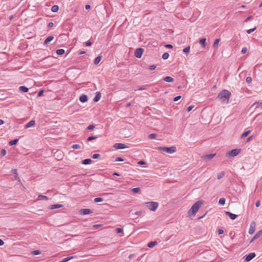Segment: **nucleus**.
Returning <instances> with one entry per match:
<instances>
[{
    "label": "nucleus",
    "mask_w": 262,
    "mask_h": 262,
    "mask_svg": "<svg viewBox=\"0 0 262 262\" xmlns=\"http://www.w3.org/2000/svg\"><path fill=\"white\" fill-rule=\"evenodd\" d=\"M91 45H92V42H91V41H87L85 43L86 46H91Z\"/></svg>",
    "instance_id": "nucleus-60"
},
{
    "label": "nucleus",
    "mask_w": 262,
    "mask_h": 262,
    "mask_svg": "<svg viewBox=\"0 0 262 262\" xmlns=\"http://www.w3.org/2000/svg\"><path fill=\"white\" fill-rule=\"evenodd\" d=\"M6 154V150L5 149H2L1 151V155L2 156H5Z\"/></svg>",
    "instance_id": "nucleus-48"
},
{
    "label": "nucleus",
    "mask_w": 262,
    "mask_h": 262,
    "mask_svg": "<svg viewBox=\"0 0 262 262\" xmlns=\"http://www.w3.org/2000/svg\"><path fill=\"white\" fill-rule=\"evenodd\" d=\"M169 54L167 52L166 53H164L163 55H162V58L163 59H167L168 57H169Z\"/></svg>",
    "instance_id": "nucleus-37"
},
{
    "label": "nucleus",
    "mask_w": 262,
    "mask_h": 262,
    "mask_svg": "<svg viewBox=\"0 0 262 262\" xmlns=\"http://www.w3.org/2000/svg\"><path fill=\"white\" fill-rule=\"evenodd\" d=\"M218 233L219 234H222L224 233V230L222 229H220L218 230Z\"/></svg>",
    "instance_id": "nucleus-56"
},
{
    "label": "nucleus",
    "mask_w": 262,
    "mask_h": 262,
    "mask_svg": "<svg viewBox=\"0 0 262 262\" xmlns=\"http://www.w3.org/2000/svg\"><path fill=\"white\" fill-rule=\"evenodd\" d=\"M95 128V126L93 125H90L89 126H88V130H92L94 128Z\"/></svg>",
    "instance_id": "nucleus-50"
},
{
    "label": "nucleus",
    "mask_w": 262,
    "mask_h": 262,
    "mask_svg": "<svg viewBox=\"0 0 262 262\" xmlns=\"http://www.w3.org/2000/svg\"><path fill=\"white\" fill-rule=\"evenodd\" d=\"M90 8H91V6H90V5H86L85 6V9H86V10H89V9H90Z\"/></svg>",
    "instance_id": "nucleus-62"
},
{
    "label": "nucleus",
    "mask_w": 262,
    "mask_h": 262,
    "mask_svg": "<svg viewBox=\"0 0 262 262\" xmlns=\"http://www.w3.org/2000/svg\"><path fill=\"white\" fill-rule=\"evenodd\" d=\"M255 227H256V224L254 222H251L250 225V227H249V234H252L254 233V232H255Z\"/></svg>",
    "instance_id": "nucleus-6"
},
{
    "label": "nucleus",
    "mask_w": 262,
    "mask_h": 262,
    "mask_svg": "<svg viewBox=\"0 0 262 262\" xmlns=\"http://www.w3.org/2000/svg\"><path fill=\"white\" fill-rule=\"evenodd\" d=\"M181 96H177V97H174V99H173V101H178L179 99H181Z\"/></svg>",
    "instance_id": "nucleus-52"
},
{
    "label": "nucleus",
    "mask_w": 262,
    "mask_h": 262,
    "mask_svg": "<svg viewBox=\"0 0 262 262\" xmlns=\"http://www.w3.org/2000/svg\"><path fill=\"white\" fill-rule=\"evenodd\" d=\"M255 254L254 252H252L249 253L248 255H247L245 257V261L246 262L250 261L251 259H252L255 256Z\"/></svg>",
    "instance_id": "nucleus-9"
},
{
    "label": "nucleus",
    "mask_w": 262,
    "mask_h": 262,
    "mask_svg": "<svg viewBox=\"0 0 262 262\" xmlns=\"http://www.w3.org/2000/svg\"><path fill=\"white\" fill-rule=\"evenodd\" d=\"M202 203L201 201L195 202L188 211L189 215H195L199 208L201 207Z\"/></svg>",
    "instance_id": "nucleus-2"
},
{
    "label": "nucleus",
    "mask_w": 262,
    "mask_h": 262,
    "mask_svg": "<svg viewBox=\"0 0 262 262\" xmlns=\"http://www.w3.org/2000/svg\"><path fill=\"white\" fill-rule=\"evenodd\" d=\"M220 41V39H215L213 44V47L215 48H217Z\"/></svg>",
    "instance_id": "nucleus-29"
},
{
    "label": "nucleus",
    "mask_w": 262,
    "mask_h": 262,
    "mask_svg": "<svg viewBox=\"0 0 262 262\" xmlns=\"http://www.w3.org/2000/svg\"><path fill=\"white\" fill-rule=\"evenodd\" d=\"M247 49L246 47H244L242 49V51H241V52L243 53V54H245L247 52Z\"/></svg>",
    "instance_id": "nucleus-47"
},
{
    "label": "nucleus",
    "mask_w": 262,
    "mask_h": 262,
    "mask_svg": "<svg viewBox=\"0 0 262 262\" xmlns=\"http://www.w3.org/2000/svg\"><path fill=\"white\" fill-rule=\"evenodd\" d=\"M241 151V149H234L230 151H229L226 153V156L227 157H234L238 155Z\"/></svg>",
    "instance_id": "nucleus-5"
},
{
    "label": "nucleus",
    "mask_w": 262,
    "mask_h": 262,
    "mask_svg": "<svg viewBox=\"0 0 262 262\" xmlns=\"http://www.w3.org/2000/svg\"><path fill=\"white\" fill-rule=\"evenodd\" d=\"M53 39H54V37L53 36H50L48 37L44 41V44L47 45L49 42L51 41Z\"/></svg>",
    "instance_id": "nucleus-18"
},
{
    "label": "nucleus",
    "mask_w": 262,
    "mask_h": 262,
    "mask_svg": "<svg viewBox=\"0 0 262 262\" xmlns=\"http://www.w3.org/2000/svg\"><path fill=\"white\" fill-rule=\"evenodd\" d=\"M101 58H102L101 56H97V57L95 59V60H94V64H96V65L98 64L100 62V60H101Z\"/></svg>",
    "instance_id": "nucleus-21"
},
{
    "label": "nucleus",
    "mask_w": 262,
    "mask_h": 262,
    "mask_svg": "<svg viewBox=\"0 0 262 262\" xmlns=\"http://www.w3.org/2000/svg\"><path fill=\"white\" fill-rule=\"evenodd\" d=\"M260 201H256V202L255 203L256 207H259L260 206Z\"/></svg>",
    "instance_id": "nucleus-58"
},
{
    "label": "nucleus",
    "mask_w": 262,
    "mask_h": 262,
    "mask_svg": "<svg viewBox=\"0 0 262 262\" xmlns=\"http://www.w3.org/2000/svg\"><path fill=\"white\" fill-rule=\"evenodd\" d=\"M165 47L167 48L171 49L172 48V46L171 45L167 44L165 45Z\"/></svg>",
    "instance_id": "nucleus-59"
},
{
    "label": "nucleus",
    "mask_w": 262,
    "mask_h": 262,
    "mask_svg": "<svg viewBox=\"0 0 262 262\" xmlns=\"http://www.w3.org/2000/svg\"><path fill=\"white\" fill-rule=\"evenodd\" d=\"M158 149L161 151L162 152L168 153V154H172L174 152L176 151V147L175 146L171 147H159Z\"/></svg>",
    "instance_id": "nucleus-3"
},
{
    "label": "nucleus",
    "mask_w": 262,
    "mask_h": 262,
    "mask_svg": "<svg viewBox=\"0 0 262 262\" xmlns=\"http://www.w3.org/2000/svg\"><path fill=\"white\" fill-rule=\"evenodd\" d=\"M158 243L156 241L150 242L148 244L149 248H153L157 245Z\"/></svg>",
    "instance_id": "nucleus-19"
},
{
    "label": "nucleus",
    "mask_w": 262,
    "mask_h": 262,
    "mask_svg": "<svg viewBox=\"0 0 262 262\" xmlns=\"http://www.w3.org/2000/svg\"><path fill=\"white\" fill-rule=\"evenodd\" d=\"M100 156V155L98 154H95L93 155L92 156V158L93 159H97Z\"/></svg>",
    "instance_id": "nucleus-44"
},
{
    "label": "nucleus",
    "mask_w": 262,
    "mask_h": 262,
    "mask_svg": "<svg viewBox=\"0 0 262 262\" xmlns=\"http://www.w3.org/2000/svg\"><path fill=\"white\" fill-rule=\"evenodd\" d=\"M138 164H140V165H144L145 164V162L143 161H140L139 162H138Z\"/></svg>",
    "instance_id": "nucleus-61"
},
{
    "label": "nucleus",
    "mask_w": 262,
    "mask_h": 262,
    "mask_svg": "<svg viewBox=\"0 0 262 262\" xmlns=\"http://www.w3.org/2000/svg\"><path fill=\"white\" fill-rule=\"evenodd\" d=\"M73 258V256H70V257H67L64 258L62 260H61L60 262H67L69 260L72 259Z\"/></svg>",
    "instance_id": "nucleus-35"
},
{
    "label": "nucleus",
    "mask_w": 262,
    "mask_h": 262,
    "mask_svg": "<svg viewBox=\"0 0 262 262\" xmlns=\"http://www.w3.org/2000/svg\"><path fill=\"white\" fill-rule=\"evenodd\" d=\"M18 139H15V140H11V141L9 142V145H15L17 142H18Z\"/></svg>",
    "instance_id": "nucleus-33"
},
{
    "label": "nucleus",
    "mask_w": 262,
    "mask_h": 262,
    "mask_svg": "<svg viewBox=\"0 0 262 262\" xmlns=\"http://www.w3.org/2000/svg\"><path fill=\"white\" fill-rule=\"evenodd\" d=\"M225 175V172L224 171H221L220 173H219L217 175V179L218 180L221 179Z\"/></svg>",
    "instance_id": "nucleus-27"
},
{
    "label": "nucleus",
    "mask_w": 262,
    "mask_h": 262,
    "mask_svg": "<svg viewBox=\"0 0 262 262\" xmlns=\"http://www.w3.org/2000/svg\"><path fill=\"white\" fill-rule=\"evenodd\" d=\"M225 213H226V215L229 216V217L231 220H235L237 217V215L234 214L233 213H231L230 212H229V211H226Z\"/></svg>",
    "instance_id": "nucleus-13"
},
{
    "label": "nucleus",
    "mask_w": 262,
    "mask_h": 262,
    "mask_svg": "<svg viewBox=\"0 0 262 262\" xmlns=\"http://www.w3.org/2000/svg\"><path fill=\"white\" fill-rule=\"evenodd\" d=\"M132 191L134 193H138L140 191V188L139 187H136L132 189Z\"/></svg>",
    "instance_id": "nucleus-34"
},
{
    "label": "nucleus",
    "mask_w": 262,
    "mask_h": 262,
    "mask_svg": "<svg viewBox=\"0 0 262 262\" xmlns=\"http://www.w3.org/2000/svg\"><path fill=\"white\" fill-rule=\"evenodd\" d=\"M62 206V205H61V204L52 205L50 206V209H55L60 208Z\"/></svg>",
    "instance_id": "nucleus-20"
},
{
    "label": "nucleus",
    "mask_w": 262,
    "mask_h": 262,
    "mask_svg": "<svg viewBox=\"0 0 262 262\" xmlns=\"http://www.w3.org/2000/svg\"><path fill=\"white\" fill-rule=\"evenodd\" d=\"M200 43L203 46V48L205 47L206 46V38H203L200 39Z\"/></svg>",
    "instance_id": "nucleus-26"
},
{
    "label": "nucleus",
    "mask_w": 262,
    "mask_h": 262,
    "mask_svg": "<svg viewBox=\"0 0 262 262\" xmlns=\"http://www.w3.org/2000/svg\"><path fill=\"white\" fill-rule=\"evenodd\" d=\"M148 68H149V69L150 70H155L156 68V66H155V65H151L150 66H149Z\"/></svg>",
    "instance_id": "nucleus-46"
},
{
    "label": "nucleus",
    "mask_w": 262,
    "mask_h": 262,
    "mask_svg": "<svg viewBox=\"0 0 262 262\" xmlns=\"http://www.w3.org/2000/svg\"><path fill=\"white\" fill-rule=\"evenodd\" d=\"M79 100L81 102H85L88 101V97L86 95L82 94L79 97Z\"/></svg>",
    "instance_id": "nucleus-15"
},
{
    "label": "nucleus",
    "mask_w": 262,
    "mask_h": 262,
    "mask_svg": "<svg viewBox=\"0 0 262 262\" xmlns=\"http://www.w3.org/2000/svg\"><path fill=\"white\" fill-rule=\"evenodd\" d=\"M56 53L58 55H61L64 53V50L63 49H58L56 51Z\"/></svg>",
    "instance_id": "nucleus-32"
},
{
    "label": "nucleus",
    "mask_w": 262,
    "mask_h": 262,
    "mask_svg": "<svg viewBox=\"0 0 262 262\" xmlns=\"http://www.w3.org/2000/svg\"><path fill=\"white\" fill-rule=\"evenodd\" d=\"M53 25H54V24L53 23H50L48 24V26L49 27H52V26H53Z\"/></svg>",
    "instance_id": "nucleus-63"
},
{
    "label": "nucleus",
    "mask_w": 262,
    "mask_h": 262,
    "mask_svg": "<svg viewBox=\"0 0 262 262\" xmlns=\"http://www.w3.org/2000/svg\"><path fill=\"white\" fill-rule=\"evenodd\" d=\"M114 147L116 149H124L128 147L125 144L123 143H115Z\"/></svg>",
    "instance_id": "nucleus-8"
},
{
    "label": "nucleus",
    "mask_w": 262,
    "mask_h": 262,
    "mask_svg": "<svg viewBox=\"0 0 262 262\" xmlns=\"http://www.w3.org/2000/svg\"><path fill=\"white\" fill-rule=\"evenodd\" d=\"M163 80L167 82H172L174 81L173 78L170 76H166L164 77Z\"/></svg>",
    "instance_id": "nucleus-17"
},
{
    "label": "nucleus",
    "mask_w": 262,
    "mask_h": 262,
    "mask_svg": "<svg viewBox=\"0 0 262 262\" xmlns=\"http://www.w3.org/2000/svg\"><path fill=\"white\" fill-rule=\"evenodd\" d=\"M145 205L150 210L155 211L158 207V203L155 202H149L145 203Z\"/></svg>",
    "instance_id": "nucleus-4"
},
{
    "label": "nucleus",
    "mask_w": 262,
    "mask_h": 262,
    "mask_svg": "<svg viewBox=\"0 0 262 262\" xmlns=\"http://www.w3.org/2000/svg\"><path fill=\"white\" fill-rule=\"evenodd\" d=\"M43 93V90H40L38 93V97H40L41 96H42V94Z\"/></svg>",
    "instance_id": "nucleus-57"
},
{
    "label": "nucleus",
    "mask_w": 262,
    "mask_h": 262,
    "mask_svg": "<svg viewBox=\"0 0 262 262\" xmlns=\"http://www.w3.org/2000/svg\"><path fill=\"white\" fill-rule=\"evenodd\" d=\"M157 134H151L150 135H149L148 136V138L149 139H155L157 137Z\"/></svg>",
    "instance_id": "nucleus-39"
},
{
    "label": "nucleus",
    "mask_w": 262,
    "mask_h": 262,
    "mask_svg": "<svg viewBox=\"0 0 262 262\" xmlns=\"http://www.w3.org/2000/svg\"><path fill=\"white\" fill-rule=\"evenodd\" d=\"M189 51H190V47L189 46H188V47L185 48L183 50V52L187 54L189 53Z\"/></svg>",
    "instance_id": "nucleus-36"
},
{
    "label": "nucleus",
    "mask_w": 262,
    "mask_h": 262,
    "mask_svg": "<svg viewBox=\"0 0 262 262\" xmlns=\"http://www.w3.org/2000/svg\"><path fill=\"white\" fill-rule=\"evenodd\" d=\"M101 96V93L100 92H97L96 95L94 98V101L95 102H98L100 100Z\"/></svg>",
    "instance_id": "nucleus-16"
},
{
    "label": "nucleus",
    "mask_w": 262,
    "mask_h": 262,
    "mask_svg": "<svg viewBox=\"0 0 262 262\" xmlns=\"http://www.w3.org/2000/svg\"><path fill=\"white\" fill-rule=\"evenodd\" d=\"M19 90L20 91L23 92H25V93L28 92V91H29V89L27 88H26V86H20L19 88Z\"/></svg>",
    "instance_id": "nucleus-24"
},
{
    "label": "nucleus",
    "mask_w": 262,
    "mask_h": 262,
    "mask_svg": "<svg viewBox=\"0 0 262 262\" xmlns=\"http://www.w3.org/2000/svg\"><path fill=\"white\" fill-rule=\"evenodd\" d=\"M116 232L117 233H121L123 232V230L120 228H118L116 229Z\"/></svg>",
    "instance_id": "nucleus-45"
},
{
    "label": "nucleus",
    "mask_w": 262,
    "mask_h": 262,
    "mask_svg": "<svg viewBox=\"0 0 262 262\" xmlns=\"http://www.w3.org/2000/svg\"><path fill=\"white\" fill-rule=\"evenodd\" d=\"M92 162V160L90 159H86L82 161V163L83 164H90Z\"/></svg>",
    "instance_id": "nucleus-22"
},
{
    "label": "nucleus",
    "mask_w": 262,
    "mask_h": 262,
    "mask_svg": "<svg viewBox=\"0 0 262 262\" xmlns=\"http://www.w3.org/2000/svg\"><path fill=\"white\" fill-rule=\"evenodd\" d=\"M252 81V78L250 77H247L246 78V82L248 83H250Z\"/></svg>",
    "instance_id": "nucleus-51"
},
{
    "label": "nucleus",
    "mask_w": 262,
    "mask_h": 262,
    "mask_svg": "<svg viewBox=\"0 0 262 262\" xmlns=\"http://www.w3.org/2000/svg\"><path fill=\"white\" fill-rule=\"evenodd\" d=\"M231 96V93L226 90H222L220 92L217 96V98L222 103L227 104L229 103V100Z\"/></svg>",
    "instance_id": "nucleus-1"
},
{
    "label": "nucleus",
    "mask_w": 262,
    "mask_h": 262,
    "mask_svg": "<svg viewBox=\"0 0 262 262\" xmlns=\"http://www.w3.org/2000/svg\"><path fill=\"white\" fill-rule=\"evenodd\" d=\"M115 161L116 162H122V161H123V159L121 158L118 157L116 159Z\"/></svg>",
    "instance_id": "nucleus-53"
},
{
    "label": "nucleus",
    "mask_w": 262,
    "mask_h": 262,
    "mask_svg": "<svg viewBox=\"0 0 262 262\" xmlns=\"http://www.w3.org/2000/svg\"><path fill=\"white\" fill-rule=\"evenodd\" d=\"M48 199V197L43 195H39L37 198L38 200H47Z\"/></svg>",
    "instance_id": "nucleus-25"
},
{
    "label": "nucleus",
    "mask_w": 262,
    "mask_h": 262,
    "mask_svg": "<svg viewBox=\"0 0 262 262\" xmlns=\"http://www.w3.org/2000/svg\"><path fill=\"white\" fill-rule=\"evenodd\" d=\"M194 107V105H190L187 108V111L190 112Z\"/></svg>",
    "instance_id": "nucleus-55"
},
{
    "label": "nucleus",
    "mask_w": 262,
    "mask_h": 262,
    "mask_svg": "<svg viewBox=\"0 0 262 262\" xmlns=\"http://www.w3.org/2000/svg\"><path fill=\"white\" fill-rule=\"evenodd\" d=\"M226 200L224 198H222L220 199L219 201V203L221 205H224L225 204Z\"/></svg>",
    "instance_id": "nucleus-30"
},
{
    "label": "nucleus",
    "mask_w": 262,
    "mask_h": 262,
    "mask_svg": "<svg viewBox=\"0 0 262 262\" xmlns=\"http://www.w3.org/2000/svg\"><path fill=\"white\" fill-rule=\"evenodd\" d=\"M59 9V7L57 5H54L52 7L51 10L53 12H57Z\"/></svg>",
    "instance_id": "nucleus-28"
},
{
    "label": "nucleus",
    "mask_w": 262,
    "mask_h": 262,
    "mask_svg": "<svg viewBox=\"0 0 262 262\" xmlns=\"http://www.w3.org/2000/svg\"><path fill=\"white\" fill-rule=\"evenodd\" d=\"M252 105H256V108L260 107L262 110V102H255Z\"/></svg>",
    "instance_id": "nucleus-23"
},
{
    "label": "nucleus",
    "mask_w": 262,
    "mask_h": 262,
    "mask_svg": "<svg viewBox=\"0 0 262 262\" xmlns=\"http://www.w3.org/2000/svg\"><path fill=\"white\" fill-rule=\"evenodd\" d=\"M143 52V49L142 48L137 49L135 52V55L137 58H140L141 57Z\"/></svg>",
    "instance_id": "nucleus-7"
},
{
    "label": "nucleus",
    "mask_w": 262,
    "mask_h": 262,
    "mask_svg": "<svg viewBox=\"0 0 262 262\" xmlns=\"http://www.w3.org/2000/svg\"><path fill=\"white\" fill-rule=\"evenodd\" d=\"M72 148L73 149H79L80 148V146L79 144H73L72 145Z\"/></svg>",
    "instance_id": "nucleus-40"
},
{
    "label": "nucleus",
    "mask_w": 262,
    "mask_h": 262,
    "mask_svg": "<svg viewBox=\"0 0 262 262\" xmlns=\"http://www.w3.org/2000/svg\"><path fill=\"white\" fill-rule=\"evenodd\" d=\"M94 201L95 203L101 202L103 201V199L101 198H96Z\"/></svg>",
    "instance_id": "nucleus-38"
},
{
    "label": "nucleus",
    "mask_w": 262,
    "mask_h": 262,
    "mask_svg": "<svg viewBox=\"0 0 262 262\" xmlns=\"http://www.w3.org/2000/svg\"><path fill=\"white\" fill-rule=\"evenodd\" d=\"M255 29H256V28H254L253 29H251L248 30L247 31V32L248 34H250V33H252V32H253Z\"/></svg>",
    "instance_id": "nucleus-49"
},
{
    "label": "nucleus",
    "mask_w": 262,
    "mask_h": 262,
    "mask_svg": "<svg viewBox=\"0 0 262 262\" xmlns=\"http://www.w3.org/2000/svg\"><path fill=\"white\" fill-rule=\"evenodd\" d=\"M11 171L14 174H15V178L17 179V173L16 169H12Z\"/></svg>",
    "instance_id": "nucleus-41"
},
{
    "label": "nucleus",
    "mask_w": 262,
    "mask_h": 262,
    "mask_svg": "<svg viewBox=\"0 0 262 262\" xmlns=\"http://www.w3.org/2000/svg\"><path fill=\"white\" fill-rule=\"evenodd\" d=\"M4 244V242H3V240H2L1 239H0V246H2Z\"/></svg>",
    "instance_id": "nucleus-64"
},
{
    "label": "nucleus",
    "mask_w": 262,
    "mask_h": 262,
    "mask_svg": "<svg viewBox=\"0 0 262 262\" xmlns=\"http://www.w3.org/2000/svg\"><path fill=\"white\" fill-rule=\"evenodd\" d=\"M80 213L83 215H86L92 213L90 209H82L80 210Z\"/></svg>",
    "instance_id": "nucleus-11"
},
{
    "label": "nucleus",
    "mask_w": 262,
    "mask_h": 262,
    "mask_svg": "<svg viewBox=\"0 0 262 262\" xmlns=\"http://www.w3.org/2000/svg\"><path fill=\"white\" fill-rule=\"evenodd\" d=\"M102 226V225L101 224H96V225H93V228H95V229H96V228H98L99 227H100Z\"/></svg>",
    "instance_id": "nucleus-54"
},
{
    "label": "nucleus",
    "mask_w": 262,
    "mask_h": 262,
    "mask_svg": "<svg viewBox=\"0 0 262 262\" xmlns=\"http://www.w3.org/2000/svg\"><path fill=\"white\" fill-rule=\"evenodd\" d=\"M40 253L41 252L39 250H35V251H33V254L34 255H38V254H40Z\"/></svg>",
    "instance_id": "nucleus-42"
},
{
    "label": "nucleus",
    "mask_w": 262,
    "mask_h": 262,
    "mask_svg": "<svg viewBox=\"0 0 262 262\" xmlns=\"http://www.w3.org/2000/svg\"><path fill=\"white\" fill-rule=\"evenodd\" d=\"M35 124V122L34 120H31L30 121H29L28 123H27L25 126V128H29L30 127H32L33 126V125H34Z\"/></svg>",
    "instance_id": "nucleus-14"
},
{
    "label": "nucleus",
    "mask_w": 262,
    "mask_h": 262,
    "mask_svg": "<svg viewBox=\"0 0 262 262\" xmlns=\"http://www.w3.org/2000/svg\"><path fill=\"white\" fill-rule=\"evenodd\" d=\"M96 138H97V137H96V136H90V137H89L87 139V140H88V141H91V140H94V139H96Z\"/></svg>",
    "instance_id": "nucleus-43"
},
{
    "label": "nucleus",
    "mask_w": 262,
    "mask_h": 262,
    "mask_svg": "<svg viewBox=\"0 0 262 262\" xmlns=\"http://www.w3.org/2000/svg\"><path fill=\"white\" fill-rule=\"evenodd\" d=\"M261 234H262V229L260 230H259L258 232H257L256 234H255V235L253 236V237L251 239V242H252L254 240L258 238Z\"/></svg>",
    "instance_id": "nucleus-12"
},
{
    "label": "nucleus",
    "mask_w": 262,
    "mask_h": 262,
    "mask_svg": "<svg viewBox=\"0 0 262 262\" xmlns=\"http://www.w3.org/2000/svg\"><path fill=\"white\" fill-rule=\"evenodd\" d=\"M216 155L215 154H211L209 155H206L203 156V159L206 161H209L212 159Z\"/></svg>",
    "instance_id": "nucleus-10"
},
{
    "label": "nucleus",
    "mask_w": 262,
    "mask_h": 262,
    "mask_svg": "<svg viewBox=\"0 0 262 262\" xmlns=\"http://www.w3.org/2000/svg\"><path fill=\"white\" fill-rule=\"evenodd\" d=\"M250 133V130H247V131L243 133L241 135V138H245Z\"/></svg>",
    "instance_id": "nucleus-31"
}]
</instances>
